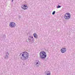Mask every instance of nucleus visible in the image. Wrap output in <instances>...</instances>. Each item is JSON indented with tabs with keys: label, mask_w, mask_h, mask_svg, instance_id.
<instances>
[{
	"label": "nucleus",
	"mask_w": 75,
	"mask_h": 75,
	"mask_svg": "<svg viewBox=\"0 0 75 75\" xmlns=\"http://www.w3.org/2000/svg\"><path fill=\"white\" fill-rule=\"evenodd\" d=\"M29 37H30L31 38V36H29Z\"/></svg>",
	"instance_id": "2eb2a0df"
},
{
	"label": "nucleus",
	"mask_w": 75,
	"mask_h": 75,
	"mask_svg": "<svg viewBox=\"0 0 75 75\" xmlns=\"http://www.w3.org/2000/svg\"><path fill=\"white\" fill-rule=\"evenodd\" d=\"M39 56L40 59L42 60H44L47 57V53L44 51H42L40 52Z\"/></svg>",
	"instance_id": "f03ea898"
},
{
	"label": "nucleus",
	"mask_w": 75,
	"mask_h": 75,
	"mask_svg": "<svg viewBox=\"0 0 75 75\" xmlns=\"http://www.w3.org/2000/svg\"><path fill=\"white\" fill-rule=\"evenodd\" d=\"M14 1V0H12V1H11L12 2H13V1Z\"/></svg>",
	"instance_id": "dca6fc26"
},
{
	"label": "nucleus",
	"mask_w": 75,
	"mask_h": 75,
	"mask_svg": "<svg viewBox=\"0 0 75 75\" xmlns=\"http://www.w3.org/2000/svg\"><path fill=\"white\" fill-rule=\"evenodd\" d=\"M31 40V38L30 37H29L28 38V40L29 42H30V41H32Z\"/></svg>",
	"instance_id": "9b49d317"
},
{
	"label": "nucleus",
	"mask_w": 75,
	"mask_h": 75,
	"mask_svg": "<svg viewBox=\"0 0 75 75\" xmlns=\"http://www.w3.org/2000/svg\"><path fill=\"white\" fill-rule=\"evenodd\" d=\"M64 16V18L65 20H68L71 18V14L69 13H65Z\"/></svg>",
	"instance_id": "7ed1b4c3"
},
{
	"label": "nucleus",
	"mask_w": 75,
	"mask_h": 75,
	"mask_svg": "<svg viewBox=\"0 0 75 75\" xmlns=\"http://www.w3.org/2000/svg\"><path fill=\"white\" fill-rule=\"evenodd\" d=\"M45 61H47V60L45 59Z\"/></svg>",
	"instance_id": "a211bd4d"
},
{
	"label": "nucleus",
	"mask_w": 75,
	"mask_h": 75,
	"mask_svg": "<svg viewBox=\"0 0 75 75\" xmlns=\"http://www.w3.org/2000/svg\"><path fill=\"white\" fill-rule=\"evenodd\" d=\"M47 59H48V57L47 58Z\"/></svg>",
	"instance_id": "f3484780"
},
{
	"label": "nucleus",
	"mask_w": 75,
	"mask_h": 75,
	"mask_svg": "<svg viewBox=\"0 0 75 75\" xmlns=\"http://www.w3.org/2000/svg\"><path fill=\"white\" fill-rule=\"evenodd\" d=\"M40 63L39 60H36L35 62V63L36 64L35 65H36L37 67H39L40 65H41V63Z\"/></svg>",
	"instance_id": "39448f33"
},
{
	"label": "nucleus",
	"mask_w": 75,
	"mask_h": 75,
	"mask_svg": "<svg viewBox=\"0 0 75 75\" xmlns=\"http://www.w3.org/2000/svg\"><path fill=\"white\" fill-rule=\"evenodd\" d=\"M16 26V25L14 22H11L9 24V27H11L12 28H13L14 27Z\"/></svg>",
	"instance_id": "20e7f679"
},
{
	"label": "nucleus",
	"mask_w": 75,
	"mask_h": 75,
	"mask_svg": "<svg viewBox=\"0 0 75 75\" xmlns=\"http://www.w3.org/2000/svg\"><path fill=\"white\" fill-rule=\"evenodd\" d=\"M21 8L23 9H24V10H27L28 7H27V4H25L22 5Z\"/></svg>",
	"instance_id": "423d86ee"
},
{
	"label": "nucleus",
	"mask_w": 75,
	"mask_h": 75,
	"mask_svg": "<svg viewBox=\"0 0 75 75\" xmlns=\"http://www.w3.org/2000/svg\"><path fill=\"white\" fill-rule=\"evenodd\" d=\"M67 49L65 48H64L61 49V52L62 53H65L66 52Z\"/></svg>",
	"instance_id": "6e6552de"
},
{
	"label": "nucleus",
	"mask_w": 75,
	"mask_h": 75,
	"mask_svg": "<svg viewBox=\"0 0 75 75\" xmlns=\"http://www.w3.org/2000/svg\"><path fill=\"white\" fill-rule=\"evenodd\" d=\"M45 75H51V72L50 71H48L47 73H45Z\"/></svg>",
	"instance_id": "9d476101"
},
{
	"label": "nucleus",
	"mask_w": 75,
	"mask_h": 75,
	"mask_svg": "<svg viewBox=\"0 0 75 75\" xmlns=\"http://www.w3.org/2000/svg\"><path fill=\"white\" fill-rule=\"evenodd\" d=\"M55 11H54L52 13V15H54L55 14Z\"/></svg>",
	"instance_id": "4468645a"
},
{
	"label": "nucleus",
	"mask_w": 75,
	"mask_h": 75,
	"mask_svg": "<svg viewBox=\"0 0 75 75\" xmlns=\"http://www.w3.org/2000/svg\"><path fill=\"white\" fill-rule=\"evenodd\" d=\"M31 38H32V40L31 41H32V42H33V41L34 40V38H33V36H32V37H31Z\"/></svg>",
	"instance_id": "ddd939ff"
},
{
	"label": "nucleus",
	"mask_w": 75,
	"mask_h": 75,
	"mask_svg": "<svg viewBox=\"0 0 75 75\" xmlns=\"http://www.w3.org/2000/svg\"><path fill=\"white\" fill-rule=\"evenodd\" d=\"M61 6H60V5H58L57 6V8H61Z\"/></svg>",
	"instance_id": "f8f14e48"
},
{
	"label": "nucleus",
	"mask_w": 75,
	"mask_h": 75,
	"mask_svg": "<svg viewBox=\"0 0 75 75\" xmlns=\"http://www.w3.org/2000/svg\"><path fill=\"white\" fill-rule=\"evenodd\" d=\"M8 55H9V53L8 52H6L5 53V54L4 56V58L5 59H7L9 58Z\"/></svg>",
	"instance_id": "0eeeda50"
},
{
	"label": "nucleus",
	"mask_w": 75,
	"mask_h": 75,
	"mask_svg": "<svg viewBox=\"0 0 75 75\" xmlns=\"http://www.w3.org/2000/svg\"><path fill=\"white\" fill-rule=\"evenodd\" d=\"M33 36L35 38H36V39L38 38V35L36 33H33Z\"/></svg>",
	"instance_id": "1a4fd4ad"
},
{
	"label": "nucleus",
	"mask_w": 75,
	"mask_h": 75,
	"mask_svg": "<svg viewBox=\"0 0 75 75\" xmlns=\"http://www.w3.org/2000/svg\"><path fill=\"white\" fill-rule=\"evenodd\" d=\"M28 52H25L20 54V59L22 60H26L28 58Z\"/></svg>",
	"instance_id": "f257e3e1"
}]
</instances>
